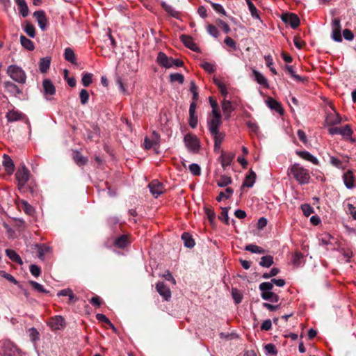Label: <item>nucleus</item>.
I'll return each instance as SVG.
<instances>
[{
  "label": "nucleus",
  "instance_id": "f257e3e1",
  "mask_svg": "<svg viewBox=\"0 0 356 356\" xmlns=\"http://www.w3.org/2000/svg\"><path fill=\"white\" fill-rule=\"evenodd\" d=\"M288 175H291L300 185L308 184L311 178L309 170L299 163L291 165L288 168Z\"/></svg>",
  "mask_w": 356,
  "mask_h": 356
},
{
  "label": "nucleus",
  "instance_id": "f03ea898",
  "mask_svg": "<svg viewBox=\"0 0 356 356\" xmlns=\"http://www.w3.org/2000/svg\"><path fill=\"white\" fill-rule=\"evenodd\" d=\"M8 75L15 81L24 84L26 83V76L24 70L17 65H11L7 68Z\"/></svg>",
  "mask_w": 356,
  "mask_h": 356
},
{
  "label": "nucleus",
  "instance_id": "7ed1b4c3",
  "mask_svg": "<svg viewBox=\"0 0 356 356\" xmlns=\"http://www.w3.org/2000/svg\"><path fill=\"white\" fill-rule=\"evenodd\" d=\"M30 171L24 165H22L17 169L15 173V177L17 180L19 190H22L30 178Z\"/></svg>",
  "mask_w": 356,
  "mask_h": 356
},
{
  "label": "nucleus",
  "instance_id": "20e7f679",
  "mask_svg": "<svg viewBox=\"0 0 356 356\" xmlns=\"http://www.w3.org/2000/svg\"><path fill=\"white\" fill-rule=\"evenodd\" d=\"M281 19L285 24L290 25L293 29H296L300 25V18L295 13H283L281 16Z\"/></svg>",
  "mask_w": 356,
  "mask_h": 356
},
{
  "label": "nucleus",
  "instance_id": "39448f33",
  "mask_svg": "<svg viewBox=\"0 0 356 356\" xmlns=\"http://www.w3.org/2000/svg\"><path fill=\"white\" fill-rule=\"evenodd\" d=\"M184 143L187 148L190 150L197 152L200 148L199 140L197 138L191 134H188L184 136Z\"/></svg>",
  "mask_w": 356,
  "mask_h": 356
},
{
  "label": "nucleus",
  "instance_id": "423d86ee",
  "mask_svg": "<svg viewBox=\"0 0 356 356\" xmlns=\"http://www.w3.org/2000/svg\"><path fill=\"white\" fill-rule=\"evenodd\" d=\"M5 90L12 96L20 99V96L23 94L22 89L19 88L14 83L6 81L3 83Z\"/></svg>",
  "mask_w": 356,
  "mask_h": 356
},
{
  "label": "nucleus",
  "instance_id": "0eeeda50",
  "mask_svg": "<svg viewBox=\"0 0 356 356\" xmlns=\"http://www.w3.org/2000/svg\"><path fill=\"white\" fill-rule=\"evenodd\" d=\"M328 131L331 135L339 134L346 138L350 137L353 133L349 124L346 125L343 128L330 127L329 128Z\"/></svg>",
  "mask_w": 356,
  "mask_h": 356
},
{
  "label": "nucleus",
  "instance_id": "6e6552de",
  "mask_svg": "<svg viewBox=\"0 0 356 356\" xmlns=\"http://www.w3.org/2000/svg\"><path fill=\"white\" fill-rule=\"evenodd\" d=\"M343 180L347 188L352 189L356 187V177L352 170H348L343 174Z\"/></svg>",
  "mask_w": 356,
  "mask_h": 356
},
{
  "label": "nucleus",
  "instance_id": "1a4fd4ad",
  "mask_svg": "<svg viewBox=\"0 0 356 356\" xmlns=\"http://www.w3.org/2000/svg\"><path fill=\"white\" fill-rule=\"evenodd\" d=\"M341 24L339 18H334L332 21V38L336 42H341L342 37L341 33Z\"/></svg>",
  "mask_w": 356,
  "mask_h": 356
},
{
  "label": "nucleus",
  "instance_id": "9d476101",
  "mask_svg": "<svg viewBox=\"0 0 356 356\" xmlns=\"http://www.w3.org/2000/svg\"><path fill=\"white\" fill-rule=\"evenodd\" d=\"M156 289L161 296L165 301H169L171 298V291L168 286L163 282H158L156 285Z\"/></svg>",
  "mask_w": 356,
  "mask_h": 356
},
{
  "label": "nucleus",
  "instance_id": "9b49d317",
  "mask_svg": "<svg viewBox=\"0 0 356 356\" xmlns=\"http://www.w3.org/2000/svg\"><path fill=\"white\" fill-rule=\"evenodd\" d=\"M148 187L153 196L157 197L159 195L162 194L164 191L163 184L158 180H153L149 184Z\"/></svg>",
  "mask_w": 356,
  "mask_h": 356
},
{
  "label": "nucleus",
  "instance_id": "f8f14e48",
  "mask_svg": "<svg viewBox=\"0 0 356 356\" xmlns=\"http://www.w3.org/2000/svg\"><path fill=\"white\" fill-rule=\"evenodd\" d=\"M181 41L184 43V44L191 50L200 52V49L197 47V45L193 42V39L191 36L188 35H181L180 36Z\"/></svg>",
  "mask_w": 356,
  "mask_h": 356
},
{
  "label": "nucleus",
  "instance_id": "ddd939ff",
  "mask_svg": "<svg viewBox=\"0 0 356 356\" xmlns=\"http://www.w3.org/2000/svg\"><path fill=\"white\" fill-rule=\"evenodd\" d=\"M160 136L156 131H153L152 138L146 137L144 140L145 148L149 149L152 147L158 146L159 144Z\"/></svg>",
  "mask_w": 356,
  "mask_h": 356
},
{
  "label": "nucleus",
  "instance_id": "4468645a",
  "mask_svg": "<svg viewBox=\"0 0 356 356\" xmlns=\"http://www.w3.org/2000/svg\"><path fill=\"white\" fill-rule=\"evenodd\" d=\"M33 16L36 18L40 28L42 31L45 30L48 24L45 13L43 10H38L33 13Z\"/></svg>",
  "mask_w": 356,
  "mask_h": 356
},
{
  "label": "nucleus",
  "instance_id": "2eb2a0df",
  "mask_svg": "<svg viewBox=\"0 0 356 356\" xmlns=\"http://www.w3.org/2000/svg\"><path fill=\"white\" fill-rule=\"evenodd\" d=\"M65 319L61 316H55L51 318L49 322V325L53 330H60L65 326Z\"/></svg>",
  "mask_w": 356,
  "mask_h": 356
},
{
  "label": "nucleus",
  "instance_id": "dca6fc26",
  "mask_svg": "<svg viewBox=\"0 0 356 356\" xmlns=\"http://www.w3.org/2000/svg\"><path fill=\"white\" fill-rule=\"evenodd\" d=\"M266 103L270 109L275 111L279 114L282 115L284 113V109L281 104L273 98L268 97L266 100Z\"/></svg>",
  "mask_w": 356,
  "mask_h": 356
},
{
  "label": "nucleus",
  "instance_id": "f3484780",
  "mask_svg": "<svg viewBox=\"0 0 356 356\" xmlns=\"http://www.w3.org/2000/svg\"><path fill=\"white\" fill-rule=\"evenodd\" d=\"M156 62L160 66L163 67L165 68L171 67V57H168L167 55L163 52L160 51L158 54Z\"/></svg>",
  "mask_w": 356,
  "mask_h": 356
},
{
  "label": "nucleus",
  "instance_id": "a211bd4d",
  "mask_svg": "<svg viewBox=\"0 0 356 356\" xmlns=\"http://www.w3.org/2000/svg\"><path fill=\"white\" fill-rule=\"evenodd\" d=\"M222 124V120L220 118H213L208 120V127L210 134H216V131L219 130V127Z\"/></svg>",
  "mask_w": 356,
  "mask_h": 356
},
{
  "label": "nucleus",
  "instance_id": "6ab92c4d",
  "mask_svg": "<svg viewBox=\"0 0 356 356\" xmlns=\"http://www.w3.org/2000/svg\"><path fill=\"white\" fill-rule=\"evenodd\" d=\"M296 154L301 159L308 161L313 164L318 165V160L307 151H296Z\"/></svg>",
  "mask_w": 356,
  "mask_h": 356
},
{
  "label": "nucleus",
  "instance_id": "aec40b11",
  "mask_svg": "<svg viewBox=\"0 0 356 356\" xmlns=\"http://www.w3.org/2000/svg\"><path fill=\"white\" fill-rule=\"evenodd\" d=\"M42 88L45 95H53L56 93V88L50 79H44Z\"/></svg>",
  "mask_w": 356,
  "mask_h": 356
},
{
  "label": "nucleus",
  "instance_id": "412c9836",
  "mask_svg": "<svg viewBox=\"0 0 356 356\" xmlns=\"http://www.w3.org/2000/svg\"><path fill=\"white\" fill-rule=\"evenodd\" d=\"M3 166L5 168V170L8 174H12L15 169V165L13 161V160L10 159V157L7 154H3Z\"/></svg>",
  "mask_w": 356,
  "mask_h": 356
},
{
  "label": "nucleus",
  "instance_id": "4be33fe9",
  "mask_svg": "<svg viewBox=\"0 0 356 356\" xmlns=\"http://www.w3.org/2000/svg\"><path fill=\"white\" fill-rule=\"evenodd\" d=\"M257 178V175L252 169L250 170L249 174L246 175L243 183L242 187L251 188L253 186Z\"/></svg>",
  "mask_w": 356,
  "mask_h": 356
},
{
  "label": "nucleus",
  "instance_id": "5701e85b",
  "mask_svg": "<svg viewBox=\"0 0 356 356\" xmlns=\"http://www.w3.org/2000/svg\"><path fill=\"white\" fill-rule=\"evenodd\" d=\"M129 243L130 241L127 235H121L114 241V245L121 249L126 248Z\"/></svg>",
  "mask_w": 356,
  "mask_h": 356
},
{
  "label": "nucleus",
  "instance_id": "b1692460",
  "mask_svg": "<svg viewBox=\"0 0 356 356\" xmlns=\"http://www.w3.org/2000/svg\"><path fill=\"white\" fill-rule=\"evenodd\" d=\"M6 117L8 122H13L20 120L23 117V113L18 111L11 110L6 113Z\"/></svg>",
  "mask_w": 356,
  "mask_h": 356
},
{
  "label": "nucleus",
  "instance_id": "393cba45",
  "mask_svg": "<svg viewBox=\"0 0 356 356\" xmlns=\"http://www.w3.org/2000/svg\"><path fill=\"white\" fill-rule=\"evenodd\" d=\"M234 158V154L231 152H222L220 156L221 164L222 168H225L226 167L229 166L231 164Z\"/></svg>",
  "mask_w": 356,
  "mask_h": 356
},
{
  "label": "nucleus",
  "instance_id": "a878e982",
  "mask_svg": "<svg viewBox=\"0 0 356 356\" xmlns=\"http://www.w3.org/2000/svg\"><path fill=\"white\" fill-rule=\"evenodd\" d=\"M51 58L50 57H44L40 58L39 61V68L42 73H45L48 71L50 67Z\"/></svg>",
  "mask_w": 356,
  "mask_h": 356
},
{
  "label": "nucleus",
  "instance_id": "bb28decb",
  "mask_svg": "<svg viewBox=\"0 0 356 356\" xmlns=\"http://www.w3.org/2000/svg\"><path fill=\"white\" fill-rule=\"evenodd\" d=\"M72 159L75 163L79 166H83L88 162V159L83 156L79 152L76 151L73 153Z\"/></svg>",
  "mask_w": 356,
  "mask_h": 356
},
{
  "label": "nucleus",
  "instance_id": "cd10ccee",
  "mask_svg": "<svg viewBox=\"0 0 356 356\" xmlns=\"http://www.w3.org/2000/svg\"><path fill=\"white\" fill-rule=\"evenodd\" d=\"M17 5L19 13L24 17H27L29 15V8L25 0H15Z\"/></svg>",
  "mask_w": 356,
  "mask_h": 356
},
{
  "label": "nucleus",
  "instance_id": "c85d7f7f",
  "mask_svg": "<svg viewBox=\"0 0 356 356\" xmlns=\"http://www.w3.org/2000/svg\"><path fill=\"white\" fill-rule=\"evenodd\" d=\"M181 239L184 241V246L188 248H192L195 245V241L191 235L188 232H184L181 235Z\"/></svg>",
  "mask_w": 356,
  "mask_h": 356
},
{
  "label": "nucleus",
  "instance_id": "c756f323",
  "mask_svg": "<svg viewBox=\"0 0 356 356\" xmlns=\"http://www.w3.org/2000/svg\"><path fill=\"white\" fill-rule=\"evenodd\" d=\"M6 254L8 256V257L13 262H15L18 264H23L21 257L15 250H10V249H6Z\"/></svg>",
  "mask_w": 356,
  "mask_h": 356
},
{
  "label": "nucleus",
  "instance_id": "7c9ffc66",
  "mask_svg": "<svg viewBox=\"0 0 356 356\" xmlns=\"http://www.w3.org/2000/svg\"><path fill=\"white\" fill-rule=\"evenodd\" d=\"M64 57L66 60L74 65H76V55L72 49L67 47L65 49Z\"/></svg>",
  "mask_w": 356,
  "mask_h": 356
},
{
  "label": "nucleus",
  "instance_id": "2f4dec72",
  "mask_svg": "<svg viewBox=\"0 0 356 356\" xmlns=\"http://www.w3.org/2000/svg\"><path fill=\"white\" fill-rule=\"evenodd\" d=\"M252 73L254 76L255 81L260 85L265 86L266 88H268V83L267 79L265 76L261 74L259 72L256 70H252Z\"/></svg>",
  "mask_w": 356,
  "mask_h": 356
},
{
  "label": "nucleus",
  "instance_id": "473e14b6",
  "mask_svg": "<svg viewBox=\"0 0 356 356\" xmlns=\"http://www.w3.org/2000/svg\"><path fill=\"white\" fill-rule=\"evenodd\" d=\"M38 257L40 259H44V254L49 252V248L44 244H35Z\"/></svg>",
  "mask_w": 356,
  "mask_h": 356
},
{
  "label": "nucleus",
  "instance_id": "72a5a7b5",
  "mask_svg": "<svg viewBox=\"0 0 356 356\" xmlns=\"http://www.w3.org/2000/svg\"><path fill=\"white\" fill-rule=\"evenodd\" d=\"M261 297L265 300L270 301L273 302H277L280 300L279 296L272 291L268 293H261Z\"/></svg>",
  "mask_w": 356,
  "mask_h": 356
},
{
  "label": "nucleus",
  "instance_id": "f704fd0d",
  "mask_svg": "<svg viewBox=\"0 0 356 356\" xmlns=\"http://www.w3.org/2000/svg\"><path fill=\"white\" fill-rule=\"evenodd\" d=\"M274 264L273 257L271 255L263 256L259 261V265L264 268H269Z\"/></svg>",
  "mask_w": 356,
  "mask_h": 356
},
{
  "label": "nucleus",
  "instance_id": "c9c22d12",
  "mask_svg": "<svg viewBox=\"0 0 356 356\" xmlns=\"http://www.w3.org/2000/svg\"><path fill=\"white\" fill-rule=\"evenodd\" d=\"M20 42L21 44L26 49L29 51H33L35 48L33 42L24 35H22L20 36Z\"/></svg>",
  "mask_w": 356,
  "mask_h": 356
},
{
  "label": "nucleus",
  "instance_id": "e433bc0d",
  "mask_svg": "<svg viewBox=\"0 0 356 356\" xmlns=\"http://www.w3.org/2000/svg\"><path fill=\"white\" fill-rule=\"evenodd\" d=\"M19 207L29 216H33L35 213L34 208L25 200L21 201Z\"/></svg>",
  "mask_w": 356,
  "mask_h": 356
},
{
  "label": "nucleus",
  "instance_id": "4c0bfd02",
  "mask_svg": "<svg viewBox=\"0 0 356 356\" xmlns=\"http://www.w3.org/2000/svg\"><path fill=\"white\" fill-rule=\"evenodd\" d=\"M161 6L163 9L170 15H171L173 17L178 18L179 13L178 11H176L170 5H168L167 3L163 1L161 3Z\"/></svg>",
  "mask_w": 356,
  "mask_h": 356
},
{
  "label": "nucleus",
  "instance_id": "58836bf2",
  "mask_svg": "<svg viewBox=\"0 0 356 356\" xmlns=\"http://www.w3.org/2000/svg\"><path fill=\"white\" fill-rule=\"evenodd\" d=\"M285 70L293 79L297 81H304L305 80H307L306 78H302L296 74L293 70V66L292 65H286Z\"/></svg>",
  "mask_w": 356,
  "mask_h": 356
},
{
  "label": "nucleus",
  "instance_id": "ea45409f",
  "mask_svg": "<svg viewBox=\"0 0 356 356\" xmlns=\"http://www.w3.org/2000/svg\"><path fill=\"white\" fill-rule=\"evenodd\" d=\"M232 182V179L231 177L227 175H222L220 176V179L217 181V185L219 187H225L231 184Z\"/></svg>",
  "mask_w": 356,
  "mask_h": 356
},
{
  "label": "nucleus",
  "instance_id": "a19ab883",
  "mask_svg": "<svg viewBox=\"0 0 356 356\" xmlns=\"http://www.w3.org/2000/svg\"><path fill=\"white\" fill-rule=\"evenodd\" d=\"M245 250L252 253L264 254L266 252L264 249L254 244L247 245L245 248Z\"/></svg>",
  "mask_w": 356,
  "mask_h": 356
},
{
  "label": "nucleus",
  "instance_id": "79ce46f5",
  "mask_svg": "<svg viewBox=\"0 0 356 356\" xmlns=\"http://www.w3.org/2000/svg\"><path fill=\"white\" fill-rule=\"evenodd\" d=\"M29 334L30 340L35 343L38 341L40 340V333L35 327H31L29 330Z\"/></svg>",
  "mask_w": 356,
  "mask_h": 356
},
{
  "label": "nucleus",
  "instance_id": "37998d69",
  "mask_svg": "<svg viewBox=\"0 0 356 356\" xmlns=\"http://www.w3.org/2000/svg\"><path fill=\"white\" fill-rule=\"evenodd\" d=\"M259 289L261 291V293L270 292L271 290L273 289V283L271 281L262 282L259 284Z\"/></svg>",
  "mask_w": 356,
  "mask_h": 356
},
{
  "label": "nucleus",
  "instance_id": "c03bdc74",
  "mask_svg": "<svg viewBox=\"0 0 356 356\" xmlns=\"http://www.w3.org/2000/svg\"><path fill=\"white\" fill-rule=\"evenodd\" d=\"M234 190L232 188H227L225 193L220 191L218 196L216 197L218 202H220L223 198L228 199L232 195Z\"/></svg>",
  "mask_w": 356,
  "mask_h": 356
},
{
  "label": "nucleus",
  "instance_id": "a18cd8bd",
  "mask_svg": "<svg viewBox=\"0 0 356 356\" xmlns=\"http://www.w3.org/2000/svg\"><path fill=\"white\" fill-rule=\"evenodd\" d=\"M222 108L223 112L229 116V114L234 111L232 103L229 101L224 100L222 103Z\"/></svg>",
  "mask_w": 356,
  "mask_h": 356
},
{
  "label": "nucleus",
  "instance_id": "49530a36",
  "mask_svg": "<svg viewBox=\"0 0 356 356\" xmlns=\"http://www.w3.org/2000/svg\"><path fill=\"white\" fill-rule=\"evenodd\" d=\"M330 163L332 165H333L335 168H337L339 169L345 170L346 166H343L342 164V161L332 156H330Z\"/></svg>",
  "mask_w": 356,
  "mask_h": 356
},
{
  "label": "nucleus",
  "instance_id": "de8ad7c7",
  "mask_svg": "<svg viewBox=\"0 0 356 356\" xmlns=\"http://www.w3.org/2000/svg\"><path fill=\"white\" fill-rule=\"evenodd\" d=\"M81 82L85 87L89 86L92 82V74L83 73L82 74Z\"/></svg>",
  "mask_w": 356,
  "mask_h": 356
},
{
  "label": "nucleus",
  "instance_id": "09e8293b",
  "mask_svg": "<svg viewBox=\"0 0 356 356\" xmlns=\"http://www.w3.org/2000/svg\"><path fill=\"white\" fill-rule=\"evenodd\" d=\"M213 82L218 88L221 95L222 96H224L225 97H226V96L227 95V90L225 85L222 82H221L220 80H218V79H213Z\"/></svg>",
  "mask_w": 356,
  "mask_h": 356
},
{
  "label": "nucleus",
  "instance_id": "8fccbe9b",
  "mask_svg": "<svg viewBox=\"0 0 356 356\" xmlns=\"http://www.w3.org/2000/svg\"><path fill=\"white\" fill-rule=\"evenodd\" d=\"M245 1L248 6V8H249V10H250L252 17L253 18L259 19V16L258 14V10H257V8L255 7V6L253 4V3L250 0H245Z\"/></svg>",
  "mask_w": 356,
  "mask_h": 356
},
{
  "label": "nucleus",
  "instance_id": "3c124183",
  "mask_svg": "<svg viewBox=\"0 0 356 356\" xmlns=\"http://www.w3.org/2000/svg\"><path fill=\"white\" fill-rule=\"evenodd\" d=\"M29 284L35 290H36V291H38L39 292L44 293H49V291L46 290L43 287L42 285H41L40 284L38 283L35 281L31 280V281H29Z\"/></svg>",
  "mask_w": 356,
  "mask_h": 356
},
{
  "label": "nucleus",
  "instance_id": "603ef678",
  "mask_svg": "<svg viewBox=\"0 0 356 356\" xmlns=\"http://www.w3.org/2000/svg\"><path fill=\"white\" fill-rule=\"evenodd\" d=\"M170 81L175 82L177 81L180 84H182L184 81V76L183 74L179 73H174L170 75Z\"/></svg>",
  "mask_w": 356,
  "mask_h": 356
},
{
  "label": "nucleus",
  "instance_id": "864d4df0",
  "mask_svg": "<svg viewBox=\"0 0 356 356\" xmlns=\"http://www.w3.org/2000/svg\"><path fill=\"white\" fill-rule=\"evenodd\" d=\"M204 209L209 221L212 224L216 219V213L213 209L209 207H204Z\"/></svg>",
  "mask_w": 356,
  "mask_h": 356
},
{
  "label": "nucleus",
  "instance_id": "5fc2aeb1",
  "mask_svg": "<svg viewBox=\"0 0 356 356\" xmlns=\"http://www.w3.org/2000/svg\"><path fill=\"white\" fill-rule=\"evenodd\" d=\"M221 213L218 218L225 222L226 225H229L228 208L221 207Z\"/></svg>",
  "mask_w": 356,
  "mask_h": 356
},
{
  "label": "nucleus",
  "instance_id": "6e6d98bb",
  "mask_svg": "<svg viewBox=\"0 0 356 356\" xmlns=\"http://www.w3.org/2000/svg\"><path fill=\"white\" fill-rule=\"evenodd\" d=\"M80 101L82 104H86L89 100V93L86 89H81L79 93Z\"/></svg>",
  "mask_w": 356,
  "mask_h": 356
},
{
  "label": "nucleus",
  "instance_id": "4d7b16f0",
  "mask_svg": "<svg viewBox=\"0 0 356 356\" xmlns=\"http://www.w3.org/2000/svg\"><path fill=\"white\" fill-rule=\"evenodd\" d=\"M188 169L195 176H199L201 174V168L198 164L192 163L189 165Z\"/></svg>",
  "mask_w": 356,
  "mask_h": 356
},
{
  "label": "nucleus",
  "instance_id": "13d9d810",
  "mask_svg": "<svg viewBox=\"0 0 356 356\" xmlns=\"http://www.w3.org/2000/svg\"><path fill=\"white\" fill-rule=\"evenodd\" d=\"M189 125L193 128H195L197 125V115L195 113H189Z\"/></svg>",
  "mask_w": 356,
  "mask_h": 356
},
{
  "label": "nucleus",
  "instance_id": "bf43d9fd",
  "mask_svg": "<svg viewBox=\"0 0 356 356\" xmlns=\"http://www.w3.org/2000/svg\"><path fill=\"white\" fill-rule=\"evenodd\" d=\"M302 211L304 215L307 217L309 216L314 212V209L308 204H304L301 206Z\"/></svg>",
  "mask_w": 356,
  "mask_h": 356
},
{
  "label": "nucleus",
  "instance_id": "052dcab7",
  "mask_svg": "<svg viewBox=\"0 0 356 356\" xmlns=\"http://www.w3.org/2000/svg\"><path fill=\"white\" fill-rule=\"evenodd\" d=\"M201 67L209 73H213L216 70L215 65L209 62L202 63Z\"/></svg>",
  "mask_w": 356,
  "mask_h": 356
},
{
  "label": "nucleus",
  "instance_id": "680f3d73",
  "mask_svg": "<svg viewBox=\"0 0 356 356\" xmlns=\"http://www.w3.org/2000/svg\"><path fill=\"white\" fill-rule=\"evenodd\" d=\"M213 137L215 143H222L225 138V134L220 132L219 130L216 131V134H211Z\"/></svg>",
  "mask_w": 356,
  "mask_h": 356
},
{
  "label": "nucleus",
  "instance_id": "e2e57ef3",
  "mask_svg": "<svg viewBox=\"0 0 356 356\" xmlns=\"http://www.w3.org/2000/svg\"><path fill=\"white\" fill-rule=\"evenodd\" d=\"M209 3H211V6H212V8H213V10L215 11H216L217 13L222 14L223 15H226V14H227L226 11L225 10L224 8L220 4L213 3L211 1H209Z\"/></svg>",
  "mask_w": 356,
  "mask_h": 356
},
{
  "label": "nucleus",
  "instance_id": "0e129e2a",
  "mask_svg": "<svg viewBox=\"0 0 356 356\" xmlns=\"http://www.w3.org/2000/svg\"><path fill=\"white\" fill-rule=\"evenodd\" d=\"M29 270L32 275H33L35 277H39L41 274L40 268L35 264H31L29 267Z\"/></svg>",
  "mask_w": 356,
  "mask_h": 356
},
{
  "label": "nucleus",
  "instance_id": "69168bd1",
  "mask_svg": "<svg viewBox=\"0 0 356 356\" xmlns=\"http://www.w3.org/2000/svg\"><path fill=\"white\" fill-rule=\"evenodd\" d=\"M26 33L28 35H29L31 38H34L35 35V29L33 25L31 24L28 23L24 29Z\"/></svg>",
  "mask_w": 356,
  "mask_h": 356
},
{
  "label": "nucleus",
  "instance_id": "338daca9",
  "mask_svg": "<svg viewBox=\"0 0 356 356\" xmlns=\"http://www.w3.org/2000/svg\"><path fill=\"white\" fill-rule=\"evenodd\" d=\"M232 295L236 304L241 302L243 296L236 289H232Z\"/></svg>",
  "mask_w": 356,
  "mask_h": 356
},
{
  "label": "nucleus",
  "instance_id": "774afa93",
  "mask_svg": "<svg viewBox=\"0 0 356 356\" xmlns=\"http://www.w3.org/2000/svg\"><path fill=\"white\" fill-rule=\"evenodd\" d=\"M303 258L302 253L300 252H296L293 256L292 262L296 266H299L301 262V259Z\"/></svg>",
  "mask_w": 356,
  "mask_h": 356
}]
</instances>
